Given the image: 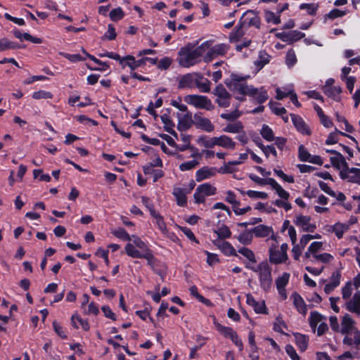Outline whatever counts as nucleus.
I'll list each match as a JSON object with an SVG mask.
<instances>
[{
  "label": "nucleus",
  "instance_id": "dca6fc26",
  "mask_svg": "<svg viewBox=\"0 0 360 360\" xmlns=\"http://www.w3.org/2000/svg\"><path fill=\"white\" fill-rule=\"evenodd\" d=\"M195 79H196V72L193 73H188L183 75L179 80L178 82V88L179 89H185L190 88L192 89L195 86Z\"/></svg>",
  "mask_w": 360,
  "mask_h": 360
},
{
  "label": "nucleus",
  "instance_id": "473e14b6",
  "mask_svg": "<svg viewBox=\"0 0 360 360\" xmlns=\"http://www.w3.org/2000/svg\"><path fill=\"white\" fill-rule=\"evenodd\" d=\"M160 119L164 124V129L165 130L172 134V136H176L177 134L174 130V123L171 120L169 115L167 114H164L160 116Z\"/></svg>",
  "mask_w": 360,
  "mask_h": 360
},
{
  "label": "nucleus",
  "instance_id": "338daca9",
  "mask_svg": "<svg viewBox=\"0 0 360 360\" xmlns=\"http://www.w3.org/2000/svg\"><path fill=\"white\" fill-rule=\"evenodd\" d=\"M283 328H287L285 323L281 316L276 317L274 323V330L278 333H283Z\"/></svg>",
  "mask_w": 360,
  "mask_h": 360
},
{
  "label": "nucleus",
  "instance_id": "0eeeda50",
  "mask_svg": "<svg viewBox=\"0 0 360 360\" xmlns=\"http://www.w3.org/2000/svg\"><path fill=\"white\" fill-rule=\"evenodd\" d=\"M225 84L234 95L247 94L249 96L253 94L256 91L253 86L248 85L246 82L238 83L237 81H227Z\"/></svg>",
  "mask_w": 360,
  "mask_h": 360
},
{
  "label": "nucleus",
  "instance_id": "de8ad7c7",
  "mask_svg": "<svg viewBox=\"0 0 360 360\" xmlns=\"http://www.w3.org/2000/svg\"><path fill=\"white\" fill-rule=\"evenodd\" d=\"M249 178L255 182L256 184L260 185V186H264V185H271L273 180L274 179L273 178H268V179H262L254 174H249Z\"/></svg>",
  "mask_w": 360,
  "mask_h": 360
},
{
  "label": "nucleus",
  "instance_id": "f257e3e1",
  "mask_svg": "<svg viewBox=\"0 0 360 360\" xmlns=\"http://www.w3.org/2000/svg\"><path fill=\"white\" fill-rule=\"evenodd\" d=\"M210 42L206 41L197 47L186 46L181 48L178 53L177 61L184 68H190L201 61V58L209 47Z\"/></svg>",
  "mask_w": 360,
  "mask_h": 360
},
{
  "label": "nucleus",
  "instance_id": "6e6d98bb",
  "mask_svg": "<svg viewBox=\"0 0 360 360\" xmlns=\"http://www.w3.org/2000/svg\"><path fill=\"white\" fill-rule=\"evenodd\" d=\"M319 8L317 4H302L300 6V9L306 10L309 15H315Z\"/></svg>",
  "mask_w": 360,
  "mask_h": 360
},
{
  "label": "nucleus",
  "instance_id": "69168bd1",
  "mask_svg": "<svg viewBox=\"0 0 360 360\" xmlns=\"http://www.w3.org/2000/svg\"><path fill=\"white\" fill-rule=\"evenodd\" d=\"M305 34L297 30L288 32L289 43L298 41L304 37Z\"/></svg>",
  "mask_w": 360,
  "mask_h": 360
},
{
  "label": "nucleus",
  "instance_id": "3c124183",
  "mask_svg": "<svg viewBox=\"0 0 360 360\" xmlns=\"http://www.w3.org/2000/svg\"><path fill=\"white\" fill-rule=\"evenodd\" d=\"M238 252L246 257L250 262L256 263L255 255L251 250L247 248H241L238 250Z\"/></svg>",
  "mask_w": 360,
  "mask_h": 360
},
{
  "label": "nucleus",
  "instance_id": "e2e57ef3",
  "mask_svg": "<svg viewBox=\"0 0 360 360\" xmlns=\"http://www.w3.org/2000/svg\"><path fill=\"white\" fill-rule=\"evenodd\" d=\"M32 98L36 100L42 99V98H44V99L52 98L53 94L49 91L40 90V91L34 92L32 94Z\"/></svg>",
  "mask_w": 360,
  "mask_h": 360
},
{
  "label": "nucleus",
  "instance_id": "8fccbe9b",
  "mask_svg": "<svg viewBox=\"0 0 360 360\" xmlns=\"http://www.w3.org/2000/svg\"><path fill=\"white\" fill-rule=\"evenodd\" d=\"M352 284L350 281H348L342 288V297L345 302L349 299L352 298L351 295L352 293Z\"/></svg>",
  "mask_w": 360,
  "mask_h": 360
},
{
  "label": "nucleus",
  "instance_id": "6e6552de",
  "mask_svg": "<svg viewBox=\"0 0 360 360\" xmlns=\"http://www.w3.org/2000/svg\"><path fill=\"white\" fill-rule=\"evenodd\" d=\"M213 94L217 96L215 101L219 107L225 108L230 105L231 94L222 84H219L215 87Z\"/></svg>",
  "mask_w": 360,
  "mask_h": 360
},
{
  "label": "nucleus",
  "instance_id": "4468645a",
  "mask_svg": "<svg viewBox=\"0 0 360 360\" xmlns=\"http://www.w3.org/2000/svg\"><path fill=\"white\" fill-rule=\"evenodd\" d=\"M345 307L348 311L360 317V290H357L352 298L345 302Z\"/></svg>",
  "mask_w": 360,
  "mask_h": 360
},
{
  "label": "nucleus",
  "instance_id": "f03ea898",
  "mask_svg": "<svg viewBox=\"0 0 360 360\" xmlns=\"http://www.w3.org/2000/svg\"><path fill=\"white\" fill-rule=\"evenodd\" d=\"M246 267L258 274L260 287L265 292H269L272 286L271 269L269 264L266 262H262L257 267H251L248 265H246Z\"/></svg>",
  "mask_w": 360,
  "mask_h": 360
},
{
  "label": "nucleus",
  "instance_id": "49530a36",
  "mask_svg": "<svg viewBox=\"0 0 360 360\" xmlns=\"http://www.w3.org/2000/svg\"><path fill=\"white\" fill-rule=\"evenodd\" d=\"M290 278V274L288 273H283L281 276L278 277L276 280V285L277 290H282L285 288L288 283Z\"/></svg>",
  "mask_w": 360,
  "mask_h": 360
},
{
  "label": "nucleus",
  "instance_id": "9b49d317",
  "mask_svg": "<svg viewBox=\"0 0 360 360\" xmlns=\"http://www.w3.org/2000/svg\"><path fill=\"white\" fill-rule=\"evenodd\" d=\"M201 112H197L193 116V124L198 129L207 132H212L214 130V125L210 119L202 117Z\"/></svg>",
  "mask_w": 360,
  "mask_h": 360
},
{
  "label": "nucleus",
  "instance_id": "4be33fe9",
  "mask_svg": "<svg viewBox=\"0 0 360 360\" xmlns=\"http://www.w3.org/2000/svg\"><path fill=\"white\" fill-rule=\"evenodd\" d=\"M291 297L293 300L294 306L298 312L305 315L307 312V309L303 298L297 292H293Z\"/></svg>",
  "mask_w": 360,
  "mask_h": 360
},
{
  "label": "nucleus",
  "instance_id": "b1692460",
  "mask_svg": "<svg viewBox=\"0 0 360 360\" xmlns=\"http://www.w3.org/2000/svg\"><path fill=\"white\" fill-rule=\"evenodd\" d=\"M125 61L123 65V68H124L126 66H128L131 70V72H133L134 70L138 68L139 67L142 66L146 63V59H140L138 60H135V58L133 56L128 55L124 57Z\"/></svg>",
  "mask_w": 360,
  "mask_h": 360
},
{
  "label": "nucleus",
  "instance_id": "39448f33",
  "mask_svg": "<svg viewBox=\"0 0 360 360\" xmlns=\"http://www.w3.org/2000/svg\"><path fill=\"white\" fill-rule=\"evenodd\" d=\"M216 193V187L209 183H205L197 187L193 194V198L196 203H203L205 202V197L214 195Z\"/></svg>",
  "mask_w": 360,
  "mask_h": 360
},
{
  "label": "nucleus",
  "instance_id": "6ab92c4d",
  "mask_svg": "<svg viewBox=\"0 0 360 360\" xmlns=\"http://www.w3.org/2000/svg\"><path fill=\"white\" fill-rule=\"evenodd\" d=\"M177 117V128L179 131H186L188 129L191 127L192 123H193V120H192V115L189 112H187L184 115H180L178 113Z\"/></svg>",
  "mask_w": 360,
  "mask_h": 360
},
{
  "label": "nucleus",
  "instance_id": "7c9ffc66",
  "mask_svg": "<svg viewBox=\"0 0 360 360\" xmlns=\"http://www.w3.org/2000/svg\"><path fill=\"white\" fill-rule=\"evenodd\" d=\"M255 90H256L255 92H254L252 95H249V96L252 97L257 103H264L269 98L267 91L264 89V87L260 89L255 88Z\"/></svg>",
  "mask_w": 360,
  "mask_h": 360
},
{
  "label": "nucleus",
  "instance_id": "4d7b16f0",
  "mask_svg": "<svg viewBox=\"0 0 360 360\" xmlns=\"http://www.w3.org/2000/svg\"><path fill=\"white\" fill-rule=\"evenodd\" d=\"M297 63V57L294 50L290 49L285 56V63L289 67H292Z\"/></svg>",
  "mask_w": 360,
  "mask_h": 360
},
{
  "label": "nucleus",
  "instance_id": "f8f14e48",
  "mask_svg": "<svg viewBox=\"0 0 360 360\" xmlns=\"http://www.w3.org/2000/svg\"><path fill=\"white\" fill-rule=\"evenodd\" d=\"M311 217L305 215H297L293 220L294 224L305 231L314 232L316 229L315 224L311 222Z\"/></svg>",
  "mask_w": 360,
  "mask_h": 360
},
{
  "label": "nucleus",
  "instance_id": "c756f323",
  "mask_svg": "<svg viewBox=\"0 0 360 360\" xmlns=\"http://www.w3.org/2000/svg\"><path fill=\"white\" fill-rule=\"evenodd\" d=\"M295 340L296 345L298 347L300 352H304L308 347L309 338L307 335L301 333H294Z\"/></svg>",
  "mask_w": 360,
  "mask_h": 360
},
{
  "label": "nucleus",
  "instance_id": "7ed1b4c3",
  "mask_svg": "<svg viewBox=\"0 0 360 360\" xmlns=\"http://www.w3.org/2000/svg\"><path fill=\"white\" fill-rule=\"evenodd\" d=\"M184 101L195 108L212 110L214 108L212 101L206 96L189 94L184 96Z\"/></svg>",
  "mask_w": 360,
  "mask_h": 360
},
{
  "label": "nucleus",
  "instance_id": "2f4dec72",
  "mask_svg": "<svg viewBox=\"0 0 360 360\" xmlns=\"http://www.w3.org/2000/svg\"><path fill=\"white\" fill-rule=\"evenodd\" d=\"M323 91L326 95L328 97L332 98L335 101L340 100V94L342 92V89L340 86H325L323 88Z\"/></svg>",
  "mask_w": 360,
  "mask_h": 360
},
{
  "label": "nucleus",
  "instance_id": "052dcab7",
  "mask_svg": "<svg viewBox=\"0 0 360 360\" xmlns=\"http://www.w3.org/2000/svg\"><path fill=\"white\" fill-rule=\"evenodd\" d=\"M214 233L217 234L219 238H229L231 235L229 229L226 226H222L217 230H214Z\"/></svg>",
  "mask_w": 360,
  "mask_h": 360
},
{
  "label": "nucleus",
  "instance_id": "20e7f679",
  "mask_svg": "<svg viewBox=\"0 0 360 360\" xmlns=\"http://www.w3.org/2000/svg\"><path fill=\"white\" fill-rule=\"evenodd\" d=\"M209 41L210 42V45L207 49H206V51L202 56L203 60L205 63H208L219 56L225 55L229 49V46L226 44H218L211 46L212 41Z\"/></svg>",
  "mask_w": 360,
  "mask_h": 360
},
{
  "label": "nucleus",
  "instance_id": "f704fd0d",
  "mask_svg": "<svg viewBox=\"0 0 360 360\" xmlns=\"http://www.w3.org/2000/svg\"><path fill=\"white\" fill-rule=\"evenodd\" d=\"M330 160L333 166L338 169H342V168H347V167H348V164L346 162L345 157L341 153H338V155L330 157Z\"/></svg>",
  "mask_w": 360,
  "mask_h": 360
},
{
  "label": "nucleus",
  "instance_id": "9d476101",
  "mask_svg": "<svg viewBox=\"0 0 360 360\" xmlns=\"http://www.w3.org/2000/svg\"><path fill=\"white\" fill-rule=\"evenodd\" d=\"M342 179L360 185V169L356 167L342 168L340 172Z\"/></svg>",
  "mask_w": 360,
  "mask_h": 360
},
{
  "label": "nucleus",
  "instance_id": "09e8293b",
  "mask_svg": "<svg viewBox=\"0 0 360 360\" xmlns=\"http://www.w3.org/2000/svg\"><path fill=\"white\" fill-rule=\"evenodd\" d=\"M200 162L196 160H193L181 163L179 165V169L181 172L189 171L195 169L199 165Z\"/></svg>",
  "mask_w": 360,
  "mask_h": 360
},
{
  "label": "nucleus",
  "instance_id": "864d4df0",
  "mask_svg": "<svg viewBox=\"0 0 360 360\" xmlns=\"http://www.w3.org/2000/svg\"><path fill=\"white\" fill-rule=\"evenodd\" d=\"M243 22H245V27L254 26L257 29L260 27L261 25L260 18L257 15L247 17Z\"/></svg>",
  "mask_w": 360,
  "mask_h": 360
},
{
  "label": "nucleus",
  "instance_id": "e433bc0d",
  "mask_svg": "<svg viewBox=\"0 0 360 360\" xmlns=\"http://www.w3.org/2000/svg\"><path fill=\"white\" fill-rule=\"evenodd\" d=\"M221 250L223 253H224L226 255L231 256L234 255L237 256V254L236 252V250L234 248L226 241H219L218 243H214Z\"/></svg>",
  "mask_w": 360,
  "mask_h": 360
},
{
  "label": "nucleus",
  "instance_id": "a19ab883",
  "mask_svg": "<svg viewBox=\"0 0 360 360\" xmlns=\"http://www.w3.org/2000/svg\"><path fill=\"white\" fill-rule=\"evenodd\" d=\"M271 188L276 191L278 195L283 200H288L290 197V193L284 190L282 186L275 180H273V182L271 185Z\"/></svg>",
  "mask_w": 360,
  "mask_h": 360
},
{
  "label": "nucleus",
  "instance_id": "5701e85b",
  "mask_svg": "<svg viewBox=\"0 0 360 360\" xmlns=\"http://www.w3.org/2000/svg\"><path fill=\"white\" fill-rule=\"evenodd\" d=\"M187 191L186 188L175 187L173 189L172 194L176 199L177 205L184 207L187 203V198H186Z\"/></svg>",
  "mask_w": 360,
  "mask_h": 360
},
{
  "label": "nucleus",
  "instance_id": "37998d69",
  "mask_svg": "<svg viewBox=\"0 0 360 360\" xmlns=\"http://www.w3.org/2000/svg\"><path fill=\"white\" fill-rule=\"evenodd\" d=\"M264 18L268 23H273L274 25H278L281 23L280 15L276 14L270 11H266L264 12Z\"/></svg>",
  "mask_w": 360,
  "mask_h": 360
},
{
  "label": "nucleus",
  "instance_id": "4c0bfd02",
  "mask_svg": "<svg viewBox=\"0 0 360 360\" xmlns=\"http://www.w3.org/2000/svg\"><path fill=\"white\" fill-rule=\"evenodd\" d=\"M22 48H24V46H20L15 42L11 41L6 38H3L0 39V52L8 49H17Z\"/></svg>",
  "mask_w": 360,
  "mask_h": 360
},
{
  "label": "nucleus",
  "instance_id": "58836bf2",
  "mask_svg": "<svg viewBox=\"0 0 360 360\" xmlns=\"http://www.w3.org/2000/svg\"><path fill=\"white\" fill-rule=\"evenodd\" d=\"M13 34L16 38H18L19 39H25L27 41H30L34 44H41L42 42L41 39L33 37L31 34H30L29 33L22 34L20 32V31L17 29L13 30Z\"/></svg>",
  "mask_w": 360,
  "mask_h": 360
},
{
  "label": "nucleus",
  "instance_id": "c9c22d12",
  "mask_svg": "<svg viewBox=\"0 0 360 360\" xmlns=\"http://www.w3.org/2000/svg\"><path fill=\"white\" fill-rule=\"evenodd\" d=\"M217 137H209L207 136H201L198 140L197 143L204 148H212L216 146Z\"/></svg>",
  "mask_w": 360,
  "mask_h": 360
},
{
  "label": "nucleus",
  "instance_id": "423d86ee",
  "mask_svg": "<svg viewBox=\"0 0 360 360\" xmlns=\"http://www.w3.org/2000/svg\"><path fill=\"white\" fill-rule=\"evenodd\" d=\"M127 255L133 258H143L147 260L148 264L153 266L155 257L153 253L145 252L143 250H138L132 243H127L124 248Z\"/></svg>",
  "mask_w": 360,
  "mask_h": 360
},
{
  "label": "nucleus",
  "instance_id": "bf43d9fd",
  "mask_svg": "<svg viewBox=\"0 0 360 360\" xmlns=\"http://www.w3.org/2000/svg\"><path fill=\"white\" fill-rule=\"evenodd\" d=\"M124 15V13L120 7L112 10L109 14L110 19L113 21H118L121 20Z\"/></svg>",
  "mask_w": 360,
  "mask_h": 360
},
{
  "label": "nucleus",
  "instance_id": "cd10ccee",
  "mask_svg": "<svg viewBox=\"0 0 360 360\" xmlns=\"http://www.w3.org/2000/svg\"><path fill=\"white\" fill-rule=\"evenodd\" d=\"M151 216L155 219V224L162 234L167 236L168 230L163 217L155 210H151Z\"/></svg>",
  "mask_w": 360,
  "mask_h": 360
},
{
  "label": "nucleus",
  "instance_id": "13d9d810",
  "mask_svg": "<svg viewBox=\"0 0 360 360\" xmlns=\"http://www.w3.org/2000/svg\"><path fill=\"white\" fill-rule=\"evenodd\" d=\"M217 330L220 332L226 338H229L230 339L236 334V331H234L231 328L223 326L219 324L217 326Z\"/></svg>",
  "mask_w": 360,
  "mask_h": 360
},
{
  "label": "nucleus",
  "instance_id": "ddd939ff",
  "mask_svg": "<svg viewBox=\"0 0 360 360\" xmlns=\"http://www.w3.org/2000/svg\"><path fill=\"white\" fill-rule=\"evenodd\" d=\"M355 321L349 314H345L340 320V331L342 335H349L356 329Z\"/></svg>",
  "mask_w": 360,
  "mask_h": 360
},
{
  "label": "nucleus",
  "instance_id": "ea45409f",
  "mask_svg": "<svg viewBox=\"0 0 360 360\" xmlns=\"http://www.w3.org/2000/svg\"><path fill=\"white\" fill-rule=\"evenodd\" d=\"M243 130V125L241 122L237 121L233 123L228 124L224 129L223 131L227 133H240Z\"/></svg>",
  "mask_w": 360,
  "mask_h": 360
},
{
  "label": "nucleus",
  "instance_id": "aec40b11",
  "mask_svg": "<svg viewBox=\"0 0 360 360\" xmlns=\"http://www.w3.org/2000/svg\"><path fill=\"white\" fill-rule=\"evenodd\" d=\"M252 233L259 238L268 236L272 233L270 238L276 241V236L273 234V229L270 226L263 224L257 226L252 229Z\"/></svg>",
  "mask_w": 360,
  "mask_h": 360
},
{
  "label": "nucleus",
  "instance_id": "a18cd8bd",
  "mask_svg": "<svg viewBox=\"0 0 360 360\" xmlns=\"http://www.w3.org/2000/svg\"><path fill=\"white\" fill-rule=\"evenodd\" d=\"M262 136L268 141L274 140V134L273 130L266 124H263L260 131Z\"/></svg>",
  "mask_w": 360,
  "mask_h": 360
},
{
  "label": "nucleus",
  "instance_id": "bb28decb",
  "mask_svg": "<svg viewBox=\"0 0 360 360\" xmlns=\"http://www.w3.org/2000/svg\"><path fill=\"white\" fill-rule=\"evenodd\" d=\"M271 56L266 51H259L257 59L254 62L257 70H262L270 61Z\"/></svg>",
  "mask_w": 360,
  "mask_h": 360
},
{
  "label": "nucleus",
  "instance_id": "a211bd4d",
  "mask_svg": "<svg viewBox=\"0 0 360 360\" xmlns=\"http://www.w3.org/2000/svg\"><path fill=\"white\" fill-rule=\"evenodd\" d=\"M216 173L217 169L215 167H202L195 172V180L200 182L215 176Z\"/></svg>",
  "mask_w": 360,
  "mask_h": 360
},
{
  "label": "nucleus",
  "instance_id": "c85d7f7f",
  "mask_svg": "<svg viewBox=\"0 0 360 360\" xmlns=\"http://www.w3.org/2000/svg\"><path fill=\"white\" fill-rule=\"evenodd\" d=\"M326 321V317L323 316L318 311H311L309 318V326L314 332L316 331L317 325L323 321Z\"/></svg>",
  "mask_w": 360,
  "mask_h": 360
},
{
  "label": "nucleus",
  "instance_id": "a878e982",
  "mask_svg": "<svg viewBox=\"0 0 360 360\" xmlns=\"http://www.w3.org/2000/svg\"><path fill=\"white\" fill-rule=\"evenodd\" d=\"M216 146L223 147L224 148L234 149L236 143L228 136L222 135L217 137Z\"/></svg>",
  "mask_w": 360,
  "mask_h": 360
},
{
  "label": "nucleus",
  "instance_id": "0e129e2a",
  "mask_svg": "<svg viewBox=\"0 0 360 360\" xmlns=\"http://www.w3.org/2000/svg\"><path fill=\"white\" fill-rule=\"evenodd\" d=\"M298 157L301 161L306 162L311 158L310 153L307 151L303 145H300L298 148Z\"/></svg>",
  "mask_w": 360,
  "mask_h": 360
},
{
  "label": "nucleus",
  "instance_id": "79ce46f5",
  "mask_svg": "<svg viewBox=\"0 0 360 360\" xmlns=\"http://www.w3.org/2000/svg\"><path fill=\"white\" fill-rule=\"evenodd\" d=\"M349 229V225L338 222L333 226V231L335 236L339 238H342L344 233Z\"/></svg>",
  "mask_w": 360,
  "mask_h": 360
},
{
  "label": "nucleus",
  "instance_id": "f3484780",
  "mask_svg": "<svg viewBox=\"0 0 360 360\" xmlns=\"http://www.w3.org/2000/svg\"><path fill=\"white\" fill-rule=\"evenodd\" d=\"M246 298L247 304L252 307L257 314H267L264 301L258 302L250 294H248Z\"/></svg>",
  "mask_w": 360,
  "mask_h": 360
},
{
  "label": "nucleus",
  "instance_id": "1a4fd4ad",
  "mask_svg": "<svg viewBox=\"0 0 360 360\" xmlns=\"http://www.w3.org/2000/svg\"><path fill=\"white\" fill-rule=\"evenodd\" d=\"M269 262L271 264H279L286 262L288 259V254L283 252L279 250L278 243L272 244L269 250Z\"/></svg>",
  "mask_w": 360,
  "mask_h": 360
},
{
  "label": "nucleus",
  "instance_id": "5fc2aeb1",
  "mask_svg": "<svg viewBox=\"0 0 360 360\" xmlns=\"http://www.w3.org/2000/svg\"><path fill=\"white\" fill-rule=\"evenodd\" d=\"M112 233L115 236L123 240L130 241L131 240L129 234L123 228H118Z\"/></svg>",
  "mask_w": 360,
  "mask_h": 360
},
{
  "label": "nucleus",
  "instance_id": "412c9836",
  "mask_svg": "<svg viewBox=\"0 0 360 360\" xmlns=\"http://www.w3.org/2000/svg\"><path fill=\"white\" fill-rule=\"evenodd\" d=\"M211 82L203 77L200 73L196 72L195 87H197L200 92L208 93L211 89Z\"/></svg>",
  "mask_w": 360,
  "mask_h": 360
},
{
  "label": "nucleus",
  "instance_id": "2eb2a0df",
  "mask_svg": "<svg viewBox=\"0 0 360 360\" xmlns=\"http://www.w3.org/2000/svg\"><path fill=\"white\" fill-rule=\"evenodd\" d=\"M290 117L293 125L300 133L306 136H310L311 134L309 127L300 116L291 114Z\"/></svg>",
  "mask_w": 360,
  "mask_h": 360
},
{
  "label": "nucleus",
  "instance_id": "c03bdc74",
  "mask_svg": "<svg viewBox=\"0 0 360 360\" xmlns=\"http://www.w3.org/2000/svg\"><path fill=\"white\" fill-rule=\"evenodd\" d=\"M133 245L141 250L145 252L153 253L152 250L148 247V245L139 237L132 236Z\"/></svg>",
  "mask_w": 360,
  "mask_h": 360
},
{
  "label": "nucleus",
  "instance_id": "603ef678",
  "mask_svg": "<svg viewBox=\"0 0 360 360\" xmlns=\"http://www.w3.org/2000/svg\"><path fill=\"white\" fill-rule=\"evenodd\" d=\"M347 14V11H341L338 8H334L331 10L328 14H326L324 17L325 20L326 19L333 20L338 18H341Z\"/></svg>",
  "mask_w": 360,
  "mask_h": 360
},
{
  "label": "nucleus",
  "instance_id": "72a5a7b5",
  "mask_svg": "<svg viewBox=\"0 0 360 360\" xmlns=\"http://www.w3.org/2000/svg\"><path fill=\"white\" fill-rule=\"evenodd\" d=\"M338 134H341L342 136H347L349 139H351L354 142L357 143L356 140L354 137L335 129V132H332V133L329 134L327 139L326 140V145H332V144H335V143H338Z\"/></svg>",
  "mask_w": 360,
  "mask_h": 360
},
{
  "label": "nucleus",
  "instance_id": "774afa93",
  "mask_svg": "<svg viewBox=\"0 0 360 360\" xmlns=\"http://www.w3.org/2000/svg\"><path fill=\"white\" fill-rule=\"evenodd\" d=\"M285 352L292 360H300L299 355L291 345H287L285 346Z\"/></svg>",
  "mask_w": 360,
  "mask_h": 360
},
{
  "label": "nucleus",
  "instance_id": "680f3d73",
  "mask_svg": "<svg viewBox=\"0 0 360 360\" xmlns=\"http://www.w3.org/2000/svg\"><path fill=\"white\" fill-rule=\"evenodd\" d=\"M252 231L250 232L245 231L239 235L238 240L244 245L250 244L252 240Z\"/></svg>",
  "mask_w": 360,
  "mask_h": 360
},
{
  "label": "nucleus",
  "instance_id": "393cba45",
  "mask_svg": "<svg viewBox=\"0 0 360 360\" xmlns=\"http://www.w3.org/2000/svg\"><path fill=\"white\" fill-rule=\"evenodd\" d=\"M245 22L240 21V24L235 27L233 32H231L229 37L230 40L231 41H238L239 39L241 38L245 34Z\"/></svg>",
  "mask_w": 360,
  "mask_h": 360
}]
</instances>
